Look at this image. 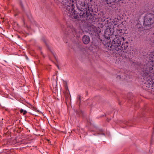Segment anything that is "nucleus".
I'll return each instance as SVG.
<instances>
[{"mask_svg": "<svg viewBox=\"0 0 154 154\" xmlns=\"http://www.w3.org/2000/svg\"><path fill=\"white\" fill-rule=\"evenodd\" d=\"M110 48L109 50H112L113 49L114 50V52L115 53V51L116 52H117L119 50L121 49V48H122V46H121V45H111V46H110Z\"/></svg>", "mask_w": 154, "mask_h": 154, "instance_id": "obj_8", "label": "nucleus"}, {"mask_svg": "<svg viewBox=\"0 0 154 154\" xmlns=\"http://www.w3.org/2000/svg\"><path fill=\"white\" fill-rule=\"evenodd\" d=\"M20 5L21 7L23 9L24 7H23V5L22 3L21 2L20 3Z\"/></svg>", "mask_w": 154, "mask_h": 154, "instance_id": "obj_19", "label": "nucleus"}, {"mask_svg": "<svg viewBox=\"0 0 154 154\" xmlns=\"http://www.w3.org/2000/svg\"><path fill=\"white\" fill-rule=\"evenodd\" d=\"M131 54L129 51L128 50H127L126 51H125L124 54H122L121 57L123 59H127L128 58H130L131 57Z\"/></svg>", "mask_w": 154, "mask_h": 154, "instance_id": "obj_9", "label": "nucleus"}, {"mask_svg": "<svg viewBox=\"0 0 154 154\" xmlns=\"http://www.w3.org/2000/svg\"><path fill=\"white\" fill-rule=\"evenodd\" d=\"M27 111L26 110H24V111L23 112V115H25L26 114V113H27Z\"/></svg>", "mask_w": 154, "mask_h": 154, "instance_id": "obj_20", "label": "nucleus"}, {"mask_svg": "<svg viewBox=\"0 0 154 154\" xmlns=\"http://www.w3.org/2000/svg\"><path fill=\"white\" fill-rule=\"evenodd\" d=\"M78 97H79V99L80 100V96H79Z\"/></svg>", "mask_w": 154, "mask_h": 154, "instance_id": "obj_23", "label": "nucleus"}, {"mask_svg": "<svg viewBox=\"0 0 154 154\" xmlns=\"http://www.w3.org/2000/svg\"><path fill=\"white\" fill-rule=\"evenodd\" d=\"M24 110L23 109H21L20 111V113H22L23 112Z\"/></svg>", "mask_w": 154, "mask_h": 154, "instance_id": "obj_21", "label": "nucleus"}, {"mask_svg": "<svg viewBox=\"0 0 154 154\" xmlns=\"http://www.w3.org/2000/svg\"><path fill=\"white\" fill-rule=\"evenodd\" d=\"M76 2V6L78 9L77 14L80 11H84L89 9V5L87 3L86 0H74ZM63 10L67 13L72 11L73 9L74 0H63Z\"/></svg>", "mask_w": 154, "mask_h": 154, "instance_id": "obj_1", "label": "nucleus"}, {"mask_svg": "<svg viewBox=\"0 0 154 154\" xmlns=\"http://www.w3.org/2000/svg\"><path fill=\"white\" fill-rule=\"evenodd\" d=\"M82 41L84 44L87 45L90 42V38L88 36L84 35L82 37Z\"/></svg>", "mask_w": 154, "mask_h": 154, "instance_id": "obj_10", "label": "nucleus"}, {"mask_svg": "<svg viewBox=\"0 0 154 154\" xmlns=\"http://www.w3.org/2000/svg\"><path fill=\"white\" fill-rule=\"evenodd\" d=\"M99 134H102L103 135H104L105 134L104 133L102 132V130H100L99 132L98 133Z\"/></svg>", "mask_w": 154, "mask_h": 154, "instance_id": "obj_15", "label": "nucleus"}, {"mask_svg": "<svg viewBox=\"0 0 154 154\" xmlns=\"http://www.w3.org/2000/svg\"><path fill=\"white\" fill-rule=\"evenodd\" d=\"M111 2H116V1H119V0H109Z\"/></svg>", "mask_w": 154, "mask_h": 154, "instance_id": "obj_17", "label": "nucleus"}, {"mask_svg": "<svg viewBox=\"0 0 154 154\" xmlns=\"http://www.w3.org/2000/svg\"><path fill=\"white\" fill-rule=\"evenodd\" d=\"M124 40L125 38L124 37L120 36L113 40L111 45L113 44L117 45H120L124 43Z\"/></svg>", "mask_w": 154, "mask_h": 154, "instance_id": "obj_6", "label": "nucleus"}, {"mask_svg": "<svg viewBox=\"0 0 154 154\" xmlns=\"http://www.w3.org/2000/svg\"><path fill=\"white\" fill-rule=\"evenodd\" d=\"M79 12L78 14H77L75 17V18H84L85 20L91 21L94 20V17L91 13H90L89 8L84 11H80Z\"/></svg>", "mask_w": 154, "mask_h": 154, "instance_id": "obj_3", "label": "nucleus"}, {"mask_svg": "<svg viewBox=\"0 0 154 154\" xmlns=\"http://www.w3.org/2000/svg\"><path fill=\"white\" fill-rule=\"evenodd\" d=\"M149 90L154 92V83L153 82L152 83L150 88L149 89Z\"/></svg>", "mask_w": 154, "mask_h": 154, "instance_id": "obj_14", "label": "nucleus"}, {"mask_svg": "<svg viewBox=\"0 0 154 154\" xmlns=\"http://www.w3.org/2000/svg\"><path fill=\"white\" fill-rule=\"evenodd\" d=\"M142 76H153L154 74V63L147 61L143 65L142 68Z\"/></svg>", "mask_w": 154, "mask_h": 154, "instance_id": "obj_2", "label": "nucleus"}, {"mask_svg": "<svg viewBox=\"0 0 154 154\" xmlns=\"http://www.w3.org/2000/svg\"><path fill=\"white\" fill-rule=\"evenodd\" d=\"M144 80V83L143 84L142 87L144 89L149 90V89L152 83V79H154L153 77L152 76H143Z\"/></svg>", "mask_w": 154, "mask_h": 154, "instance_id": "obj_4", "label": "nucleus"}, {"mask_svg": "<svg viewBox=\"0 0 154 154\" xmlns=\"http://www.w3.org/2000/svg\"><path fill=\"white\" fill-rule=\"evenodd\" d=\"M65 87L66 89V90H68V91H69V89H68V87H67V84L66 83V85H65Z\"/></svg>", "mask_w": 154, "mask_h": 154, "instance_id": "obj_18", "label": "nucleus"}, {"mask_svg": "<svg viewBox=\"0 0 154 154\" xmlns=\"http://www.w3.org/2000/svg\"><path fill=\"white\" fill-rule=\"evenodd\" d=\"M123 52V49L122 48H121V49L119 50V51H118L117 52H116L115 51V53L117 54H118L121 56H122Z\"/></svg>", "mask_w": 154, "mask_h": 154, "instance_id": "obj_12", "label": "nucleus"}, {"mask_svg": "<svg viewBox=\"0 0 154 154\" xmlns=\"http://www.w3.org/2000/svg\"><path fill=\"white\" fill-rule=\"evenodd\" d=\"M27 16L29 19H31L32 18V16L30 13H29V14H27Z\"/></svg>", "mask_w": 154, "mask_h": 154, "instance_id": "obj_16", "label": "nucleus"}, {"mask_svg": "<svg viewBox=\"0 0 154 154\" xmlns=\"http://www.w3.org/2000/svg\"><path fill=\"white\" fill-rule=\"evenodd\" d=\"M109 47V46H108V47Z\"/></svg>", "mask_w": 154, "mask_h": 154, "instance_id": "obj_28", "label": "nucleus"}, {"mask_svg": "<svg viewBox=\"0 0 154 154\" xmlns=\"http://www.w3.org/2000/svg\"><path fill=\"white\" fill-rule=\"evenodd\" d=\"M94 135H95V134H94Z\"/></svg>", "mask_w": 154, "mask_h": 154, "instance_id": "obj_27", "label": "nucleus"}, {"mask_svg": "<svg viewBox=\"0 0 154 154\" xmlns=\"http://www.w3.org/2000/svg\"><path fill=\"white\" fill-rule=\"evenodd\" d=\"M149 61L154 63V52L150 53L149 54Z\"/></svg>", "mask_w": 154, "mask_h": 154, "instance_id": "obj_11", "label": "nucleus"}, {"mask_svg": "<svg viewBox=\"0 0 154 154\" xmlns=\"http://www.w3.org/2000/svg\"><path fill=\"white\" fill-rule=\"evenodd\" d=\"M57 67L58 68H59L58 66H57Z\"/></svg>", "mask_w": 154, "mask_h": 154, "instance_id": "obj_26", "label": "nucleus"}, {"mask_svg": "<svg viewBox=\"0 0 154 154\" xmlns=\"http://www.w3.org/2000/svg\"><path fill=\"white\" fill-rule=\"evenodd\" d=\"M121 46H122L123 49L124 48L125 50H127L128 48V45L127 43H123Z\"/></svg>", "mask_w": 154, "mask_h": 154, "instance_id": "obj_13", "label": "nucleus"}, {"mask_svg": "<svg viewBox=\"0 0 154 154\" xmlns=\"http://www.w3.org/2000/svg\"><path fill=\"white\" fill-rule=\"evenodd\" d=\"M74 2H73V4H74Z\"/></svg>", "mask_w": 154, "mask_h": 154, "instance_id": "obj_25", "label": "nucleus"}, {"mask_svg": "<svg viewBox=\"0 0 154 154\" xmlns=\"http://www.w3.org/2000/svg\"><path fill=\"white\" fill-rule=\"evenodd\" d=\"M128 42H125V43H127V44H128Z\"/></svg>", "mask_w": 154, "mask_h": 154, "instance_id": "obj_24", "label": "nucleus"}, {"mask_svg": "<svg viewBox=\"0 0 154 154\" xmlns=\"http://www.w3.org/2000/svg\"><path fill=\"white\" fill-rule=\"evenodd\" d=\"M66 31L69 34H72L74 36L76 34V30L72 26H69L67 27L66 29Z\"/></svg>", "mask_w": 154, "mask_h": 154, "instance_id": "obj_7", "label": "nucleus"}, {"mask_svg": "<svg viewBox=\"0 0 154 154\" xmlns=\"http://www.w3.org/2000/svg\"><path fill=\"white\" fill-rule=\"evenodd\" d=\"M26 58L27 60H29V59H28V57L27 56H26Z\"/></svg>", "mask_w": 154, "mask_h": 154, "instance_id": "obj_22", "label": "nucleus"}, {"mask_svg": "<svg viewBox=\"0 0 154 154\" xmlns=\"http://www.w3.org/2000/svg\"><path fill=\"white\" fill-rule=\"evenodd\" d=\"M154 23V14L149 13L144 16V24L145 26L151 25Z\"/></svg>", "mask_w": 154, "mask_h": 154, "instance_id": "obj_5", "label": "nucleus"}]
</instances>
